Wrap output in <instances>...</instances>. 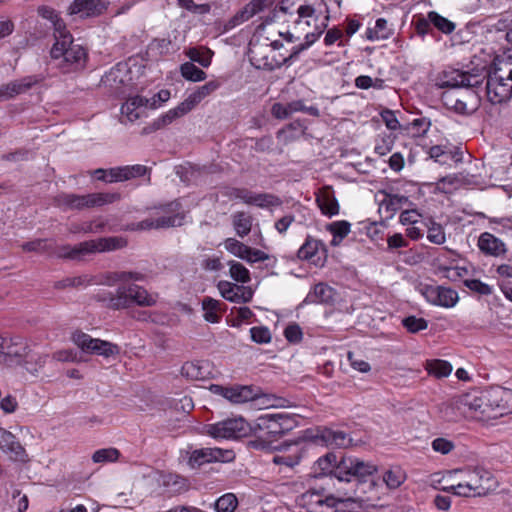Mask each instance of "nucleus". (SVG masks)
Instances as JSON below:
<instances>
[{"mask_svg": "<svg viewBox=\"0 0 512 512\" xmlns=\"http://www.w3.org/2000/svg\"><path fill=\"white\" fill-rule=\"evenodd\" d=\"M95 299L112 310L128 309L132 305L151 307L157 303V295L149 293L136 282L119 285L115 292L101 291L95 295Z\"/></svg>", "mask_w": 512, "mask_h": 512, "instance_id": "1", "label": "nucleus"}, {"mask_svg": "<svg viewBox=\"0 0 512 512\" xmlns=\"http://www.w3.org/2000/svg\"><path fill=\"white\" fill-rule=\"evenodd\" d=\"M454 473L461 475V481L457 485L443 487V491L462 497H476L485 496L497 487L493 474L481 467L458 469Z\"/></svg>", "mask_w": 512, "mask_h": 512, "instance_id": "2", "label": "nucleus"}, {"mask_svg": "<svg viewBox=\"0 0 512 512\" xmlns=\"http://www.w3.org/2000/svg\"><path fill=\"white\" fill-rule=\"evenodd\" d=\"M56 41L51 48V58L64 73L76 71L85 66L87 53L85 49L73 42L68 31L55 35Z\"/></svg>", "mask_w": 512, "mask_h": 512, "instance_id": "3", "label": "nucleus"}, {"mask_svg": "<svg viewBox=\"0 0 512 512\" xmlns=\"http://www.w3.org/2000/svg\"><path fill=\"white\" fill-rule=\"evenodd\" d=\"M484 75L487 77L486 95L492 104H502L512 97V65L506 61L496 63L491 71L486 75V67Z\"/></svg>", "mask_w": 512, "mask_h": 512, "instance_id": "4", "label": "nucleus"}, {"mask_svg": "<svg viewBox=\"0 0 512 512\" xmlns=\"http://www.w3.org/2000/svg\"><path fill=\"white\" fill-rule=\"evenodd\" d=\"M126 245L127 241L122 237H102L83 241L74 246H61L58 250V256L62 258L80 260L87 255L115 251L124 248Z\"/></svg>", "mask_w": 512, "mask_h": 512, "instance_id": "5", "label": "nucleus"}, {"mask_svg": "<svg viewBox=\"0 0 512 512\" xmlns=\"http://www.w3.org/2000/svg\"><path fill=\"white\" fill-rule=\"evenodd\" d=\"M290 0H282L273 10V19H280L284 14L291 18L296 26L313 27L315 29L325 30L327 27L328 16L320 15L317 10L308 4L299 5L295 10H291L288 5Z\"/></svg>", "mask_w": 512, "mask_h": 512, "instance_id": "6", "label": "nucleus"}, {"mask_svg": "<svg viewBox=\"0 0 512 512\" xmlns=\"http://www.w3.org/2000/svg\"><path fill=\"white\" fill-rule=\"evenodd\" d=\"M120 199L117 192H98L85 195L62 193L55 198L57 206L63 209L82 210L86 208L102 207L112 204Z\"/></svg>", "mask_w": 512, "mask_h": 512, "instance_id": "7", "label": "nucleus"}, {"mask_svg": "<svg viewBox=\"0 0 512 512\" xmlns=\"http://www.w3.org/2000/svg\"><path fill=\"white\" fill-rule=\"evenodd\" d=\"M296 425L295 418L288 413H266L257 418L255 430L263 437L276 439L293 430Z\"/></svg>", "mask_w": 512, "mask_h": 512, "instance_id": "8", "label": "nucleus"}, {"mask_svg": "<svg viewBox=\"0 0 512 512\" xmlns=\"http://www.w3.org/2000/svg\"><path fill=\"white\" fill-rule=\"evenodd\" d=\"M205 429L215 439H237L247 436L251 427L244 418L233 417L208 424Z\"/></svg>", "mask_w": 512, "mask_h": 512, "instance_id": "9", "label": "nucleus"}, {"mask_svg": "<svg viewBox=\"0 0 512 512\" xmlns=\"http://www.w3.org/2000/svg\"><path fill=\"white\" fill-rule=\"evenodd\" d=\"M484 78V68H477L475 73L452 69L441 72L435 84L439 88L475 87L482 83Z\"/></svg>", "mask_w": 512, "mask_h": 512, "instance_id": "10", "label": "nucleus"}, {"mask_svg": "<svg viewBox=\"0 0 512 512\" xmlns=\"http://www.w3.org/2000/svg\"><path fill=\"white\" fill-rule=\"evenodd\" d=\"M71 340L84 353L102 356L104 358L116 356L120 353V348L117 344L99 338H93L82 331H75L71 336Z\"/></svg>", "mask_w": 512, "mask_h": 512, "instance_id": "11", "label": "nucleus"}, {"mask_svg": "<svg viewBox=\"0 0 512 512\" xmlns=\"http://www.w3.org/2000/svg\"><path fill=\"white\" fill-rule=\"evenodd\" d=\"M249 60L256 69L274 70L291 61L290 56L277 59L272 55V49L268 43L251 41L249 43Z\"/></svg>", "mask_w": 512, "mask_h": 512, "instance_id": "12", "label": "nucleus"}, {"mask_svg": "<svg viewBox=\"0 0 512 512\" xmlns=\"http://www.w3.org/2000/svg\"><path fill=\"white\" fill-rule=\"evenodd\" d=\"M452 407H455L463 417L480 421L488 420L483 391L467 393L458 397L452 402Z\"/></svg>", "mask_w": 512, "mask_h": 512, "instance_id": "13", "label": "nucleus"}, {"mask_svg": "<svg viewBox=\"0 0 512 512\" xmlns=\"http://www.w3.org/2000/svg\"><path fill=\"white\" fill-rule=\"evenodd\" d=\"M212 394L221 396L231 403L242 404L259 398L261 390L253 385L223 386L212 384L209 387Z\"/></svg>", "mask_w": 512, "mask_h": 512, "instance_id": "14", "label": "nucleus"}, {"mask_svg": "<svg viewBox=\"0 0 512 512\" xmlns=\"http://www.w3.org/2000/svg\"><path fill=\"white\" fill-rule=\"evenodd\" d=\"M28 356V344L21 336L0 337V364H21Z\"/></svg>", "mask_w": 512, "mask_h": 512, "instance_id": "15", "label": "nucleus"}, {"mask_svg": "<svg viewBox=\"0 0 512 512\" xmlns=\"http://www.w3.org/2000/svg\"><path fill=\"white\" fill-rule=\"evenodd\" d=\"M421 294L432 305L452 308L459 301L456 290L440 285H422Z\"/></svg>", "mask_w": 512, "mask_h": 512, "instance_id": "16", "label": "nucleus"}, {"mask_svg": "<svg viewBox=\"0 0 512 512\" xmlns=\"http://www.w3.org/2000/svg\"><path fill=\"white\" fill-rule=\"evenodd\" d=\"M231 200H239L247 205H254L259 208L279 206L281 200L269 193H256L246 188H233L228 193Z\"/></svg>", "mask_w": 512, "mask_h": 512, "instance_id": "17", "label": "nucleus"}, {"mask_svg": "<svg viewBox=\"0 0 512 512\" xmlns=\"http://www.w3.org/2000/svg\"><path fill=\"white\" fill-rule=\"evenodd\" d=\"M488 420L502 416L508 410L507 400L510 391L501 387H492L483 391Z\"/></svg>", "mask_w": 512, "mask_h": 512, "instance_id": "18", "label": "nucleus"}, {"mask_svg": "<svg viewBox=\"0 0 512 512\" xmlns=\"http://www.w3.org/2000/svg\"><path fill=\"white\" fill-rule=\"evenodd\" d=\"M233 458L231 451L220 448H200L189 453L187 464L190 468L196 469L204 464L217 461H230Z\"/></svg>", "mask_w": 512, "mask_h": 512, "instance_id": "19", "label": "nucleus"}, {"mask_svg": "<svg viewBox=\"0 0 512 512\" xmlns=\"http://www.w3.org/2000/svg\"><path fill=\"white\" fill-rule=\"evenodd\" d=\"M223 246L230 254L250 264L264 262L269 259L266 252L253 249L235 238L225 239Z\"/></svg>", "mask_w": 512, "mask_h": 512, "instance_id": "20", "label": "nucleus"}, {"mask_svg": "<svg viewBox=\"0 0 512 512\" xmlns=\"http://www.w3.org/2000/svg\"><path fill=\"white\" fill-rule=\"evenodd\" d=\"M299 259L307 260L315 265H321L326 258V248L323 242L307 236L297 253Z\"/></svg>", "mask_w": 512, "mask_h": 512, "instance_id": "21", "label": "nucleus"}, {"mask_svg": "<svg viewBox=\"0 0 512 512\" xmlns=\"http://www.w3.org/2000/svg\"><path fill=\"white\" fill-rule=\"evenodd\" d=\"M0 450L9 455L12 460L20 462L28 460L24 447L10 431L4 428H0Z\"/></svg>", "mask_w": 512, "mask_h": 512, "instance_id": "22", "label": "nucleus"}, {"mask_svg": "<svg viewBox=\"0 0 512 512\" xmlns=\"http://www.w3.org/2000/svg\"><path fill=\"white\" fill-rule=\"evenodd\" d=\"M109 0H74L69 7L70 14H80L82 17H94L107 10Z\"/></svg>", "mask_w": 512, "mask_h": 512, "instance_id": "23", "label": "nucleus"}, {"mask_svg": "<svg viewBox=\"0 0 512 512\" xmlns=\"http://www.w3.org/2000/svg\"><path fill=\"white\" fill-rule=\"evenodd\" d=\"M217 288L221 296L229 302L247 303L252 299V291L243 286L231 283L229 281H219Z\"/></svg>", "mask_w": 512, "mask_h": 512, "instance_id": "24", "label": "nucleus"}, {"mask_svg": "<svg viewBox=\"0 0 512 512\" xmlns=\"http://www.w3.org/2000/svg\"><path fill=\"white\" fill-rule=\"evenodd\" d=\"M221 86V82L219 80H210L206 82L204 85L196 87L188 96L182 101V108L188 109L191 111L194 109L199 103H201L206 97L210 96L216 90H218Z\"/></svg>", "mask_w": 512, "mask_h": 512, "instance_id": "25", "label": "nucleus"}, {"mask_svg": "<svg viewBox=\"0 0 512 512\" xmlns=\"http://www.w3.org/2000/svg\"><path fill=\"white\" fill-rule=\"evenodd\" d=\"M477 246L482 253L493 257L503 256L507 252L506 244L489 232L480 234Z\"/></svg>", "mask_w": 512, "mask_h": 512, "instance_id": "26", "label": "nucleus"}, {"mask_svg": "<svg viewBox=\"0 0 512 512\" xmlns=\"http://www.w3.org/2000/svg\"><path fill=\"white\" fill-rule=\"evenodd\" d=\"M303 456L302 448L298 444H287L279 449V453L274 455L272 462L279 466L293 468L298 465Z\"/></svg>", "mask_w": 512, "mask_h": 512, "instance_id": "27", "label": "nucleus"}, {"mask_svg": "<svg viewBox=\"0 0 512 512\" xmlns=\"http://www.w3.org/2000/svg\"><path fill=\"white\" fill-rule=\"evenodd\" d=\"M315 438L326 446L337 448H346L352 441L349 435L344 431L333 430L330 428L319 430Z\"/></svg>", "mask_w": 512, "mask_h": 512, "instance_id": "28", "label": "nucleus"}, {"mask_svg": "<svg viewBox=\"0 0 512 512\" xmlns=\"http://www.w3.org/2000/svg\"><path fill=\"white\" fill-rule=\"evenodd\" d=\"M184 215L177 213L171 216H160L156 219H145L139 222L135 229L138 230H150L158 228H168L181 226L183 224Z\"/></svg>", "mask_w": 512, "mask_h": 512, "instance_id": "29", "label": "nucleus"}, {"mask_svg": "<svg viewBox=\"0 0 512 512\" xmlns=\"http://www.w3.org/2000/svg\"><path fill=\"white\" fill-rule=\"evenodd\" d=\"M145 280V275L137 271H115L108 272L99 282L107 286L124 285L129 282H141Z\"/></svg>", "mask_w": 512, "mask_h": 512, "instance_id": "30", "label": "nucleus"}, {"mask_svg": "<svg viewBox=\"0 0 512 512\" xmlns=\"http://www.w3.org/2000/svg\"><path fill=\"white\" fill-rule=\"evenodd\" d=\"M211 374L208 361H188L182 365L181 375L189 380H205Z\"/></svg>", "mask_w": 512, "mask_h": 512, "instance_id": "31", "label": "nucleus"}, {"mask_svg": "<svg viewBox=\"0 0 512 512\" xmlns=\"http://www.w3.org/2000/svg\"><path fill=\"white\" fill-rule=\"evenodd\" d=\"M335 290L325 283L316 284L306 295V304H330L335 299Z\"/></svg>", "mask_w": 512, "mask_h": 512, "instance_id": "32", "label": "nucleus"}, {"mask_svg": "<svg viewBox=\"0 0 512 512\" xmlns=\"http://www.w3.org/2000/svg\"><path fill=\"white\" fill-rule=\"evenodd\" d=\"M38 82L33 76H28L20 80L12 81L0 87V100L12 98L18 94L24 93Z\"/></svg>", "mask_w": 512, "mask_h": 512, "instance_id": "33", "label": "nucleus"}, {"mask_svg": "<svg viewBox=\"0 0 512 512\" xmlns=\"http://www.w3.org/2000/svg\"><path fill=\"white\" fill-rule=\"evenodd\" d=\"M316 203L322 214L332 217L339 213V204L333 191L326 187L316 195Z\"/></svg>", "mask_w": 512, "mask_h": 512, "instance_id": "34", "label": "nucleus"}, {"mask_svg": "<svg viewBox=\"0 0 512 512\" xmlns=\"http://www.w3.org/2000/svg\"><path fill=\"white\" fill-rule=\"evenodd\" d=\"M427 154L430 159H433L441 165H450V162L461 161V156L458 151L442 145H435L428 148Z\"/></svg>", "mask_w": 512, "mask_h": 512, "instance_id": "35", "label": "nucleus"}, {"mask_svg": "<svg viewBox=\"0 0 512 512\" xmlns=\"http://www.w3.org/2000/svg\"><path fill=\"white\" fill-rule=\"evenodd\" d=\"M111 173L115 182H121L146 175L148 168L141 164L119 166L111 168Z\"/></svg>", "mask_w": 512, "mask_h": 512, "instance_id": "36", "label": "nucleus"}, {"mask_svg": "<svg viewBox=\"0 0 512 512\" xmlns=\"http://www.w3.org/2000/svg\"><path fill=\"white\" fill-rule=\"evenodd\" d=\"M148 104L149 100L144 97H131L122 105L121 114L126 117L128 121L133 122L140 118L141 108L147 107Z\"/></svg>", "mask_w": 512, "mask_h": 512, "instance_id": "37", "label": "nucleus"}, {"mask_svg": "<svg viewBox=\"0 0 512 512\" xmlns=\"http://www.w3.org/2000/svg\"><path fill=\"white\" fill-rule=\"evenodd\" d=\"M274 4L275 0H253L235 16V20L245 22L265 9H270Z\"/></svg>", "mask_w": 512, "mask_h": 512, "instance_id": "38", "label": "nucleus"}, {"mask_svg": "<svg viewBox=\"0 0 512 512\" xmlns=\"http://www.w3.org/2000/svg\"><path fill=\"white\" fill-rule=\"evenodd\" d=\"M109 82L119 83L123 86H130L133 84L132 70L128 63H118L106 75Z\"/></svg>", "mask_w": 512, "mask_h": 512, "instance_id": "39", "label": "nucleus"}, {"mask_svg": "<svg viewBox=\"0 0 512 512\" xmlns=\"http://www.w3.org/2000/svg\"><path fill=\"white\" fill-rule=\"evenodd\" d=\"M437 262L439 272L450 281L462 280L469 274L468 268L464 266L446 264L440 257L437 258Z\"/></svg>", "mask_w": 512, "mask_h": 512, "instance_id": "40", "label": "nucleus"}, {"mask_svg": "<svg viewBox=\"0 0 512 512\" xmlns=\"http://www.w3.org/2000/svg\"><path fill=\"white\" fill-rule=\"evenodd\" d=\"M394 32L393 25L389 24L384 18H378L373 27L367 29V38L370 40H385L392 36Z\"/></svg>", "mask_w": 512, "mask_h": 512, "instance_id": "41", "label": "nucleus"}, {"mask_svg": "<svg viewBox=\"0 0 512 512\" xmlns=\"http://www.w3.org/2000/svg\"><path fill=\"white\" fill-rule=\"evenodd\" d=\"M323 492V490H308L297 498V503L309 512H317L321 507Z\"/></svg>", "mask_w": 512, "mask_h": 512, "instance_id": "42", "label": "nucleus"}, {"mask_svg": "<svg viewBox=\"0 0 512 512\" xmlns=\"http://www.w3.org/2000/svg\"><path fill=\"white\" fill-rule=\"evenodd\" d=\"M425 370L431 376L436 378H445L448 377L453 367L450 362L441 359H430L425 362Z\"/></svg>", "mask_w": 512, "mask_h": 512, "instance_id": "43", "label": "nucleus"}, {"mask_svg": "<svg viewBox=\"0 0 512 512\" xmlns=\"http://www.w3.org/2000/svg\"><path fill=\"white\" fill-rule=\"evenodd\" d=\"M336 464L337 457L333 453H327L325 456L320 457L314 465L316 477L326 475L334 476Z\"/></svg>", "mask_w": 512, "mask_h": 512, "instance_id": "44", "label": "nucleus"}, {"mask_svg": "<svg viewBox=\"0 0 512 512\" xmlns=\"http://www.w3.org/2000/svg\"><path fill=\"white\" fill-rule=\"evenodd\" d=\"M252 221V216L246 212H236L232 215L233 228L240 238H243L250 233Z\"/></svg>", "mask_w": 512, "mask_h": 512, "instance_id": "45", "label": "nucleus"}, {"mask_svg": "<svg viewBox=\"0 0 512 512\" xmlns=\"http://www.w3.org/2000/svg\"><path fill=\"white\" fill-rule=\"evenodd\" d=\"M326 229L332 234V246H338L342 240L350 233L351 224L348 221H334L327 225Z\"/></svg>", "mask_w": 512, "mask_h": 512, "instance_id": "46", "label": "nucleus"}, {"mask_svg": "<svg viewBox=\"0 0 512 512\" xmlns=\"http://www.w3.org/2000/svg\"><path fill=\"white\" fill-rule=\"evenodd\" d=\"M303 109V101L296 100L287 104L275 103L272 106L271 113L277 119H286L293 113L300 112Z\"/></svg>", "mask_w": 512, "mask_h": 512, "instance_id": "47", "label": "nucleus"}, {"mask_svg": "<svg viewBox=\"0 0 512 512\" xmlns=\"http://www.w3.org/2000/svg\"><path fill=\"white\" fill-rule=\"evenodd\" d=\"M220 301L211 297L202 300L203 317L207 322L218 323L221 319Z\"/></svg>", "mask_w": 512, "mask_h": 512, "instance_id": "48", "label": "nucleus"}, {"mask_svg": "<svg viewBox=\"0 0 512 512\" xmlns=\"http://www.w3.org/2000/svg\"><path fill=\"white\" fill-rule=\"evenodd\" d=\"M406 478V472L400 466H392L383 474V481L389 489H397Z\"/></svg>", "mask_w": 512, "mask_h": 512, "instance_id": "49", "label": "nucleus"}, {"mask_svg": "<svg viewBox=\"0 0 512 512\" xmlns=\"http://www.w3.org/2000/svg\"><path fill=\"white\" fill-rule=\"evenodd\" d=\"M334 477L339 481L346 482L354 478L352 456L343 457L340 461L337 460Z\"/></svg>", "mask_w": 512, "mask_h": 512, "instance_id": "50", "label": "nucleus"}, {"mask_svg": "<svg viewBox=\"0 0 512 512\" xmlns=\"http://www.w3.org/2000/svg\"><path fill=\"white\" fill-rule=\"evenodd\" d=\"M38 14L52 23L55 35L67 31L64 21L59 18L58 13L53 8L41 6L38 8Z\"/></svg>", "mask_w": 512, "mask_h": 512, "instance_id": "51", "label": "nucleus"}, {"mask_svg": "<svg viewBox=\"0 0 512 512\" xmlns=\"http://www.w3.org/2000/svg\"><path fill=\"white\" fill-rule=\"evenodd\" d=\"M230 277L239 283H248L251 280L250 271L240 262L230 260L228 262Z\"/></svg>", "mask_w": 512, "mask_h": 512, "instance_id": "52", "label": "nucleus"}, {"mask_svg": "<svg viewBox=\"0 0 512 512\" xmlns=\"http://www.w3.org/2000/svg\"><path fill=\"white\" fill-rule=\"evenodd\" d=\"M180 72L183 78L192 82H200L206 79V73L194 65L192 62H185L180 66Z\"/></svg>", "mask_w": 512, "mask_h": 512, "instance_id": "53", "label": "nucleus"}, {"mask_svg": "<svg viewBox=\"0 0 512 512\" xmlns=\"http://www.w3.org/2000/svg\"><path fill=\"white\" fill-rule=\"evenodd\" d=\"M46 359V355L31 353L28 349V356L24 357L21 364H23L29 373L35 375L45 365Z\"/></svg>", "mask_w": 512, "mask_h": 512, "instance_id": "54", "label": "nucleus"}, {"mask_svg": "<svg viewBox=\"0 0 512 512\" xmlns=\"http://www.w3.org/2000/svg\"><path fill=\"white\" fill-rule=\"evenodd\" d=\"M237 506L238 499L233 493H226L222 495L214 503L216 512H234Z\"/></svg>", "mask_w": 512, "mask_h": 512, "instance_id": "55", "label": "nucleus"}, {"mask_svg": "<svg viewBox=\"0 0 512 512\" xmlns=\"http://www.w3.org/2000/svg\"><path fill=\"white\" fill-rule=\"evenodd\" d=\"M377 471L376 465L371 462H365L357 457H353V474L354 478L364 479Z\"/></svg>", "mask_w": 512, "mask_h": 512, "instance_id": "56", "label": "nucleus"}, {"mask_svg": "<svg viewBox=\"0 0 512 512\" xmlns=\"http://www.w3.org/2000/svg\"><path fill=\"white\" fill-rule=\"evenodd\" d=\"M324 32V30L315 29L312 32H308L305 35V42L303 44H300L298 46H294L292 48V51L290 53V59L293 60L296 58L302 51L308 49L312 44H314L321 34Z\"/></svg>", "mask_w": 512, "mask_h": 512, "instance_id": "57", "label": "nucleus"}, {"mask_svg": "<svg viewBox=\"0 0 512 512\" xmlns=\"http://www.w3.org/2000/svg\"><path fill=\"white\" fill-rule=\"evenodd\" d=\"M119 456L120 452L118 449L113 447L103 448L93 453L92 460L94 463H109L117 461Z\"/></svg>", "mask_w": 512, "mask_h": 512, "instance_id": "58", "label": "nucleus"}, {"mask_svg": "<svg viewBox=\"0 0 512 512\" xmlns=\"http://www.w3.org/2000/svg\"><path fill=\"white\" fill-rule=\"evenodd\" d=\"M428 21L445 34H449L455 29L453 22L434 11L428 13Z\"/></svg>", "mask_w": 512, "mask_h": 512, "instance_id": "59", "label": "nucleus"}, {"mask_svg": "<svg viewBox=\"0 0 512 512\" xmlns=\"http://www.w3.org/2000/svg\"><path fill=\"white\" fill-rule=\"evenodd\" d=\"M427 239L429 242L436 244V245H442L446 241V235L444 228L436 223L431 221L430 224L427 226Z\"/></svg>", "mask_w": 512, "mask_h": 512, "instance_id": "60", "label": "nucleus"}, {"mask_svg": "<svg viewBox=\"0 0 512 512\" xmlns=\"http://www.w3.org/2000/svg\"><path fill=\"white\" fill-rule=\"evenodd\" d=\"M186 55L191 59V61L197 62L203 67H208L211 64L212 53L208 49L203 50L190 48Z\"/></svg>", "mask_w": 512, "mask_h": 512, "instance_id": "61", "label": "nucleus"}, {"mask_svg": "<svg viewBox=\"0 0 512 512\" xmlns=\"http://www.w3.org/2000/svg\"><path fill=\"white\" fill-rule=\"evenodd\" d=\"M431 127V121L429 118L420 117L415 118L410 123V129L414 137H423L429 131Z\"/></svg>", "mask_w": 512, "mask_h": 512, "instance_id": "62", "label": "nucleus"}, {"mask_svg": "<svg viewBox=\"0 0 512 512\" xmlns=\"http://www.w3.org/2000/svg\"><path fill=\"white\" fill-rule=\"evenodd\" d=\"M409 203L410 202L408 197L398 194L388 195L385 199V205L387 210H390L392 212L398 211L399 209L405 207Z\"/></svg>", "mask_w": 512, "mask_h": 512, "instance_id": "63", "label": "nucleus"}, {"mask_svg": "<svg viewBox=\"0 0 512 512\" xmlns=\"http://www.w3.org/2000/svg\"><path fill=\"white\" fill-rule=\"evenodd\" d=\"M345 501V498L336 497L332 494H322L320 510L317 512H334L339 503Z\"/></svg>", "mask_w": 512, "mask_h": 512, "instance_id": "64", "label": "nucleus"}]
</instances>
